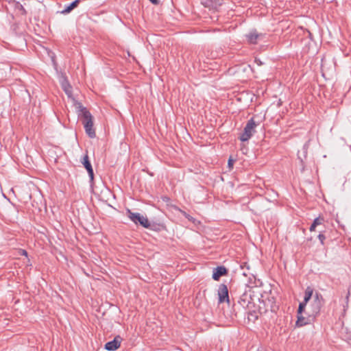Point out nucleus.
<instances>
[{
	"instance_id": "nucleus-16",
	"label": "nucleus",
	"mask_w": 351,
	"mask_h": 351,
	"mask_svg": "<svg viewBox=\"0 0 351 351\" xmlns=\"http://www.w3.org/2000/svg\"><path fill=\"white\" fill-rule=\"evenodd\" d=\"M306 306V303H305L304 302L300 303L298 309V315H300L302 313V311L304 310Z\"/></svg>"
},
{
	"instance_id": "nucleus-4",
	"label": "nucleus",
	"mask_w": 351,
	"mask_h": 351,
	"mask_svg": "<svg viewBox=\"0 0 351 351\" xmlns=\"http://www.w3.org/2000/svg\"><path fill=\"white\" fill-rule=\"evenodd\" d=\"M128 217L134 223L141 224L144 228H149L150 223L146 217L141 215L140 213H132L130 210H127Z\"/></svg>"
},
{
	"instance_id": "nucleus-6",
	"label": "nucleus",
	"mask_w": 351,
	"mask_h": 351,
	"mask_svg": "<svg viewBox=\"0 0 351 351\" xmlns=\"http://www.w3.org/2000/svg\"><path fill=\"white\" fill-rule=\"evenodd\" d=\"M60 83L67 96L73 100L74 98L72 96V87L68 82L66 76L63 75H61L60 77Z\"/></svg>"
},
{
	"instance_id": "nucleus-1",
	"label": "nucleus",
	"mask_w": 351,
	"mask_h": 351,
	"mask_svg": "<svg viewBox=\"0 0 351 351\" xmlns=\"http://www.w3.org/2000/svg\"><path fill=\"white\" fill-rule=\"evenodd\" d=\"M73 106L76 110L78 117L82 119L85 132L90 138H95L96 136L93 128V118L90 112L84 107L82 104L75 99H73Z\"/></svg>"
},
{
	"instance_id": "nucleus-10",
	"label": "nucleus",
	"mask_w": 351,
	"mask_h": 351,
	"mask_svg": "<svg viewBox=\"0 0 351 351\" xmlns=\"http://www.w3.org/2000/svg\"><path fill=\"white\" fill-rule=\"evenodd\" d=\"M227 274V269L223 266H219L214 269L213 274V278L215 280H218L219 278Z\"/></svg>"
},
{
	"instance_id": "nucleus-14",
	"label": "nucleus",
	"mask_w": 351,
	"mask_h": 351,
	"mask_svg": "<svg viewBox=\"0 0 351 351\" xmlns=\"http://www.w3.org/2000/svg\"><path fill=\"white\" fill-rule=\"evenodd\" d=\"M306 322L304 321V318L302 317L301 315H298V320L296 322V325L298 326H302L305 325Z\"/></svg>"
},
{
	"instance_id": "nucleus-9",
	"label": "nucleus",
	"mask_w": 351,
	"mask_h": 351,
	"mask_svg": "<svg viewBox=\"0 0 351 351\" xmlns=\"http://www.w3.org/2000/svg\"><path fill=\"white\" fill-rule=\"evenodd\" d=\"M82 163H83L84 167L86 168V169L87 170L90 180L92 182L94 178L93 169L92 165L89 161L88 156L87 155L84 156Z\"/></svg>"
},
{
	"instance_id": "nucleus-13",
	"label": "nucleus",
	"mask_w": 351,
	"mask_h": 351,
	"mask_svg": "<svg viewBox=\"0 0 351 351\" xmlns=\"http://www.w3.org/2000/svg\"><path fill=\"white\" fill-rule=\"evenodd\" d=\"M313 294V289L311 287H308L305 290L304 298L303 302L307 304L308 302L312 298Z\"/></svg>"
},
{
	"instance_id": "nucleus-25",
	"label": "nucleus",
	"mask_w": 351,
	"mask_h": 351,
	"mask_svg": "<svg viewBox=\"0 0 351 351\" xmlns=\"http://www.w3.org/2000/svg\"><path fill=\"white\" fill-rule=\"evenodd\" d=\"M246 296H247L246 295H243V298L241 299L244 302H245V298H246Z\"/></svg>"
},
{
	"instance_id": "nucleus-21",
	"label": "nucleus",
	"mask_w": 351,
	"mask_h": 351,
	"mask_svg": "<svg viewBox=\"0 0 351 351\" xmlns=\"http://www.w3.org/2000/svg\"><path fill=\"white\" fill-rule=\"evenodd\" d=\"M184 215L188 218L190 221H192L193 219V217H190L189 215H186V213L185 212H184Z\"/></svg>"
},
{
	"instance_id": "nucleus-7",
	"label": "nucleus",
	"mask_w": 351,
	"mask_h": 351,
	"mask_svg": "<svg viewBox=\"0 0 351 351\" xmlns=\"http://www.w3.org/2000/svg\"><path fill=\"white\" fill-rule=\"evenodd\" d=\"M119 338L120 337L117 336L112 341L107 342L105 344V349L109 351L116 350L121 344V341L119 340Z\"/></svg>"
},
{
	"instance_id": "nucleus-24",
	"label": "nucleus",
	"mask_w": 351,
	"mask_h": 351,
	"mask_svg": "<svg viewBox=\"0 0 351 351\" xmlns=\"http://www.w3.org/2000/svg\"><path fill=\"white\" fill-rule=\"evenodd\" d=\"M232 165V160L231 159H229L228 160V165L230 166Z\"/></svg>"
},
{
	"instance_id": "nucleus-5",
	"label": "nucleus",
	"mask_w": 351,
	"mask_h": 351,
	"mask_svg": "<svg viewBox=\"0 0 351 351\" xmlns=\"http://www.w3.org/2000/svg\"><path fill=\"white\" fill-rule=\"evenodd\" d=\"M218 299L219 303H223L226 302H230L228 287L224 284H221L218 289Z\"/></svg>"
},
{
	"instance_id": "nucleus-17",
	"label": "nucleus",
	"mask_w": 351,
	"mask_h": 351,
	"mask_svg": "<svg viewBox=\"0 0 351 351\" xmlns=\"http://www.w3.org/2000/svg\"><path fill=\"white\" fill-rule=\"evenodd\" d=\"M318 239L320 241V243L323 245L324 244V241L326 239L325 235L324 234H322V233H319V235H318Z\"/></svg>"
},
{
	"instance_id": "nucleus-2",
	"label": "nucleus",
	"mask_w": 351,
	"mask_h": 351,
	"mask_svg": "<svg viewBox=\"0 0 351 351\" xmlns=\"http://www.w3.org/2000/svg\"><path fill=\"white\" fill-rule=\"evenodd\" d=\"M324 300L321 293L316 292L313 297V300L310 304L311 315L315 317L319 314L321 308L324 305Z\"/></svg>"
},
{
	"instance_id": "nucleus-18",
	"label": "nucleus",
	"mask_w": 351,
	"mask_h": 351,
	"mask_svg": "<svg viewBox=\"0 0 351 351\" xmlns=\"http://www.w3.org/2000/svg\"><path fill=\"white\" fill-rule=\"evenodd\" d=\"M308 146V143H306L304 144V145L303 147L304 158H306V156Z\"/></svg>"
},
{
	"instance_id": "nucleus-15",
	"label": "nucleus",
	"mask_w": 351,
	"mask_h": 351,
	"mask_svg": "<svg viewBox=\"0 0 351 351\" xmlns=\"http://www.w3.org/2000/svg\"><path fill=\"white\" fill-rule=\"evenodd\" d=\"M324 218L321 217H318L315 218L312 223H313L315 226L318 225H321L324 222Z\"/></svg>"
},
{
	"instance_id": "nucleus-19",
	"label": "nucleus",
	"mask_w": 351,
	"mask_h": 351,
	"mask_svg": "<svg viewBox=\"0 0 351 351\" xmlns=\"http://www.w3.org/2000/svg\"><path fill=\"white\" fill-rule=\"evenodd\" d=\"M315 228L316 226L313 223H312L311 226H310L309 230L311 232H313L315 230Z\"/></svg>"
},
{
	"instance_id": "nucleus-22",
	"label": "nucleus",
	"mask_w": 351,
	"mask_h": 351,
	"mask_svg": "<svg viewBox=\"0 0 351 351\" xmlns=\"http://www.w3.org/2000/svg\"><path fill=\"white\" fill-rule=\"evenodd\" d=\"M21 254L24 255V256H27V252L25 250H21Z\"/></svg>"
},
{
	"instance_id": "nucleus-3",
	"label": "nucleus",
	"mask_w": 351,
	"mask_h": 351,
	"mask_svg": "<svg viewBox=\"0 0 351 351\" xmlns=\"http://www.w3.org/2000/svg\"><path fill=\"white\" fill-rule=\"evenodd\" d=\"M256 126V124L254 119H250L245 126L243 132L241 134L239 139L243 142L248 141L255 132Z\"/></svg>"
},
{
	"instance_id": "nucleus-20",
	"label": "nucleus",
	"mask_w": 351,
	"mask_h": 351,
	"mask_svg": "<svg viewBox=\"0 0 351 351\" xmlns=\"http://www.w3.org/2000/svg\"><path fill=\"white\" fill-rule=\"evenodd\" d=\"M255 62H256L258 66H261V65H262V64H263V63H262V62H261L259 59H257V58H256V59H255Z\"/></svg>"
},
{
	"instance_id": "nucleus-11",
	"label": "nucleus",
	"mask_w": 351,
	"mask_h": 351,
	"mask_svg": "<svg viewBox=\"0 0 351 351\" xmlns=\"http://www.w3.org/2000/svg\"><path fill=\"white\" fill-rule=\"evenodd\" d=\"M222 4L223 0H206L204 2L205 7L215 10H217Z\"/></svg>"
},
{
	"instance_id": "nucleus-12",
	"label": "nucleus",
	"mask_w": 351,
	"mask_h": 351,
	"mask_svg": "<svg viewBox=\"0 0 351 351\" xmlns=\"http://www.w3.org/2000/svg\"><path fill=\"white\" fill-rule=\"evenodd\" d=\"M80 3V0H75L66 6L62 12V14L69 13L73 9L76 8Z\"/></svg>"
},
{
	"instance_id": "nucleus-26",
	"label": "nucleus",
	"mask_w": 351,
	"mask_h": 351,
	"mask_svg": "<svg viewBox=\"0 0 351 351\" xmlns=\"http://www.w3.org/2000/svg\"><path fill=\"white\" fill-rule=\"evenodd\" d=\"M299 158H300L301 161L302 162L303 161V159L301 158V157L299 156Z\"/></svg>"
},
{
	"instance_id": "nucleus-23",
	"label": "nucleus",
	"mask_w": 351,
	"mask_h": 351,
	"mask_svg": "<svg viewBox=\"0 0 351 351\" xmlns=\"http://www.w3.org/2000/svg\"><path fill=\"white\" fill-rule=\"evenodd\" d=\"M154 4H158V0H149Z\"/></svg>"
},
{
	"instance_id": "nucleus-8",
	"label": "nucleus",
	"mask_w": 351,
	"mask_h": 351,
	"mask_svg": "<svg viewBox=\"0 0 351 351\" xmlns=\"http://www.w3.org/2000/svg\"><path fill=\"white\" fill-rule=\"evenodd\" d=\"M263 37L261 34H258L256 30H252L246 35L247 41L251 44L257 43V40Z\"/></svg>"
}]
</instances>
